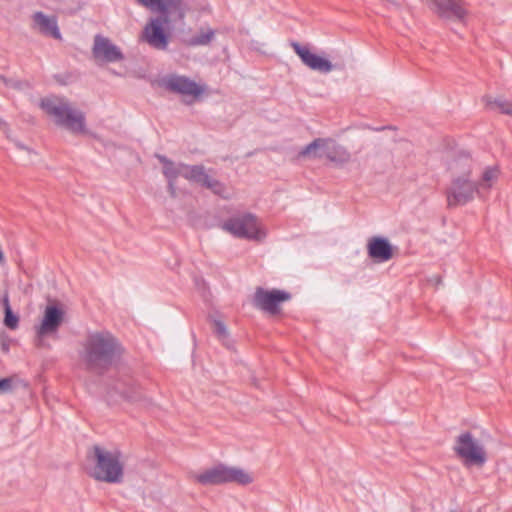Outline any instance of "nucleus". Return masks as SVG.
I'll return each instance as SVG.
<instances>
[{
	"label": "nucleus",
	"instance_id": "f257e3e1",
	"mask_svg": "<svg viewBox=\"0 0 512 512\" xmlns=\"http://www.w3.org/2000/svg\"><path fill=\"white\" fill-rule=\"evenodd\" d=\"M478 168V162L468 151L459 150L454 154L448 164L451 173V181L445 192L448 207L464 206L476 196L482 198L475 182V171Z\"/></svg>",
	"mask_w": 512,
	"mask_h": 512
},
{
	"label": "nucleus",
	"instance_id": "f03ea898",
	"mask_svg": "<svg viewBox=\"0 0 512 512\" xmlns=\"http://www.w3.org/2000/svg\"><path fill=\"white\" fill-rule=\"evenodd\" d=\"M137 4L145 7L159 16L150 19L143 30V39L153 48L165 50L168 46V36L163 25L184 19L189 11L186 0H135Z\"/></svg>",
	"mask_w": 512,
	"mask_h": 512
},
{
	"label": "nucleus",
	"instance_id": "7ed1b4c3",
	"mask_svg": "<svg viewBox=\"0 0 512 512\" xmlns=\"http://www.w3.org/2000/svg\"><path fill=\"white\" fill-rule=\"evenodd\" d=\"M40 106L57 126L64 128L74 135L88 133L85 113L66 98L57 96L47 97L42 99Z\"/></svg>",
	"mask_w": 512,
	"mask_h": 512
},
{
	"label": "nucleus",
	"instance_id": "20e7f679",
	"mask_svg": "<svg viewBox=\"0 0 512 512\" xmlns=\"http://www.w3.org/2000/svg\"><path fill=\"white\" fill-rule=\"evenodd\" d=\"M117 350V342L110 333L96 332L88 335L82 358L87 369L101 372L112 364Z\"/></svg>",
	"mask_w": 512,
	"mask_h": 512
},
{
	"label": "nucleus",
	"instance_id": "39448f33",
	"mask_svg": "<svg viewBox=\"0 0 512 512\" xmlns=\"http://www.w3.org/2000/svg\"><path fill=\"white\" fill-rule=\"evenodd\" d=\"M95 467L93 477L107 483H121L123 480V456L117 449L93 447Z\"/></svg>",
	"mask_w": 512,
	"mask_h": 512
},
{
	"label": "nucleus",
	"instance_id": "423d86ee",
	"mask_svg": "<svg viewBox=\"0 0 512 512\" xmlns=\"http://www.w3.org/2000/svg\"><path fill=\"white\" fill-rule=\"evenodd\" d=\"M222 229L234 237L262 241L267 233L261 221L251 213H244L225 220Z\"/></svg>",
	"mask_w": 512,
	"mask_h": 512
},
{
	"label": "nucleus",
	"instance_id": "0eeeda50",
	"mask_svg": "<svg viewBox=\"0 0 512 512\" xmlns=\"http://www.w3.org/2000/svg\"><path fill=\"white\" fill-rule=\"evenodd\" d=\"M301 158L325 157L331 162L345 164L350 160V153L330 138H317L305 146L298 154Z\"/></svg>",
	"mask_w": 512,
	"mask_h": 512
},
{
	"label": "nucleus",
	"instance_id": "6e6552de",
	"mask_svg": "<svg viewBox=\"0 0 512 512\" xmlns=\"http://www.w3.org/2000/svg\"><path fill=\"white\" fill-rule=\"evenodd\" d=\"M454 451L466 466H482L487 459L483 445L469 432L457 437Z\"/></svg>",
	"mask_w": 512,
	"mask_h": 512
},
{
	"label": "nucleus",
	"instance_id": "1a4fd4ad",
	"mask_svg": "<svg viewBox=\"0 0 512 512\" xmlns=\"http://www.w3.org/2000/svg\"><path fill=\"white\" fill-rule=\"evenodd\" d=\"M118 398L141 407H148L152 404V400L144 389L133 380L119 381L108 391L107 399L110 403H117Z\"/></svg>",
	"mask_w": 512,
	"mask_h": 512
},
{
	"label": "nucleus",
	"instance_id": "9d476101",
	"mask_svg": "<svg viewBox=\"0 0 512 512\" xmlns=\"http://www.w3.org/2000/svg\"><path fill=\"white\" fill-rule=\"evenodd\" d=\"M155 157L163 165L162 171L168 180V191L173 197L176 196L175 181L179 176L193 182L200 175V165L189 166L183 163H174L160 154H156Z\"/></svg>",
	"mask_w": 512,
	"mask_h": 512
},
{
	"label": "nucleus",
	"instance_id": "9b49d317",
	"mask_svg": "<svg viewBox=\"0 0 512 512\" xmlns=\"http://www.w3.org/2000/svg\"><path fill=\"white\" fill-rule=\"evenodd\" d=\"M290 298V294L286 291L277 289L266 290L258 287L254 293L253 304L255 307L275 315L280 310V304L288 301Z\"/></svg>",
	"mask_w": 512,
	"mask_h": 512
},
{
	"label": "nucleus",
	"instance_id": "f8f14e48",
	"mask_svg": "<svg viewBox=\"0 0 512 512\" xmlns=\"http://www.w3.org/2000/svg\"><path fill=\"white\" fill-rule=\"evenodd\" d=\"M92 56L98 64L115 63L124 59L121 49L109 38L102 35L94 37Z\"/></svg>",
	"mask_w": 512,
	"mask_h": 512
},
{
	"label": "nucleus",
	"instance_id": "ddd939ff",
	"mask_svg": "<svg viewBox=\"0 0 512 512\" xmlns=\"http://www.w3.org/2000/svg\"><path fill=\"white\" fill-rule=\"evenodd\" d=\"M63 311L56 306L49 305L44 311L43 319L40 325L36 328V345L41 347L44 345L43 338L45 336L57 332L63 321Z\"/></svg>",
	"mask_w": 512,
	"mask_h": 512
},
{
	"label": "nucleus",
	"instance_id": "4468645a",
	"mask_svg": "<svg viewBox=\"0 0 512 512\" xmlns=\"http://www.w3.org/2000/svg\"><path fill=\"white\" fill-rule=\"evenodd\" d=\"M291 47L309 69L324 74L334 70L335 66L328 59L313 53L308 46L292 42Z\"/></svg>",
	"mask_w": 512,
	"mask_h": 512
},
{
	"label": "nucleus",
	"instance_id": "2eb2a0df",
	"mask_svg": "<svg viewBox=\"0 0 512 512\" xmlns=\"http://www.w3.org/2000/svg\"><path fill=\"white\" fill-rule=\"evenodd\" d=\"M431 9L441 18L464 22L468 11L462 0H430Z\"/></svg>",
	"mask_w": 512,
	"mask_h": 512
},
{
	"label": "nucleus",
	"instance_id": "dca6fc26",
	"mask_svg": "<svg viewBox=\"0 0 512 512\" xmlns=\"http://www.w3.org/2000/svg\"><path fill=\"white\" fill-rule=\"evenodd\" d=\"M165 87L175 93L198 97L204 92V88L186 76L170 75L164 79Z\"/></svg>",
	"mask_w": 512,
	"mask_h": 512
},
{
	"label": "nucleus",
	"instance_id": "f3484780",
	"mask_svg": "<svg viewBox=\"0 0 512 512\" xmlns=\"http://www.w3.org/2000/svg\"><path fill=\"white\" fill-rule=\"evenodd\" d=\"M194 481L204 486L227 484V465L218 464L193 476Z\"/></svg>",
	"mask_w": 512,
	"mask_h": 512
},
{
	"label": "nucleus",
	"instance_id": "a211bd4d",
	"mask_svg": "<svg viewBox=\"0 0 512 512\" xmlns=\"http://www.w3.org/2000/svg\"><path fill=\"white\" fill-rule=\"evenodd\" d=\"M477 172V170L475 171ZM501 171L498 165L486 166L479 173H475V182L482 198L493 188L499 180Z\"/></svg>",
	"mask_w": 512,
	"mask_h": 512
},
{
	"label": "nucleus",
	"instance_id": "6ab92c4d",
	"mask_svg": "<svg viewBox=\"0 0 512 512\" xmlns=\"http://www.w3.org/2000/svg\"><path fill=\"white\" fill-rule=\"evenodd\" d=\"M32 27L40 33L60 39L61 34L57 25V19L54 16H48L43 12H35L32 15Z\"/></svg>",
	"mask_w": 512,
	"mask_h": 512
},
{
	"label": "nucleus",
	"instance_id": "aec40b11",
	"mask_svg": "<svg viewBox=\"0 0 512 512\" xmlns=\"http://www.w3.org/2000/svg\"><path fill=\"white\" fill-rule=\"evenodd\" d=\"M368 255L378 261L386 262L393 257L392 246L382 237H372L367 244Z\"/></svg>",
	"mask_w": 512,
	"mask_h": 512
},
{
	"label": "nucleus",
	"instance_id": "412c9836",
	"mask_svg": "<svg viewBox=\"0 0 512 512\" xmlns=\"http://www.w3.org/2000/svg\"><path fill=\"white\" fill-rule=\"evenodd\" d=\"M200 175L197 176L193 182L199 183L202 186L210 189L213 193L223 197L228 198L229 192L226 187L220 183L218 180L210 177L206 172L203 166L200 165Z\"/></svg>",
	"mask_w": 512,
	"mask_h": 512
},
{
	"label": "nucleus",
	"instance_id": "4be33fe9",
	"mask_svg": "<svg viewBox=\"0 0 512 512\" xmlns=\"http://www.w3.org/2000/svg\"><path fill=\"white\" fill-rule=\"evenodd\" d=\"M255 476L243 468L227 465V484L234 483L241 486H246L253 483Z\"/></svg>",
	"mask_w": 512,
	"mask_h": 512
},
{
	"label": "nucleus",
	"instance_id": "5701e85b",
	"mask_svg": "<svg viewBox=\"0 0 512 512\" xmlns=\"http://www.w3.org/2000/svg\"><path fill=\"white\" fill-rule=\"evenodd\" d=\"M486 106L490 110H498L499 112L512 116V102L504 98L493 99L490 96L483 98Z\"/></svg>",
	"mask_w": 512,
	"mask_h": 512
},
{
	"label": "nucleus",
	"instance_id": "b1692460",
	"mask_svg": "<svg viewBox=\"0 0 512 512\" xmlns=\"http://www.w3.org/2000/svg\"><path fill=\"white\" fill-rule=\"evenodd\" d=\"M214 36V30L210 28L201 29L189 40L188 44L190 46H206L214 39Z\"/></svg>",
	"mask_w": 512,
	"mask_h": 512
},
{
	"label": "nucleus",
	"instance_id": "393cba45",
	"mask_svg": "<svg viewBox=\"0 0 512 512\" xmlns=\"http://www.w3.org/2000/svg\"><path fill=\"white\" fill-rule=\"evenodd\" d=\"M3 305H4V312H5L4 324L9 329L14 330L18 327L19 317L13 313V311L10 307L9 299H8L7 295H5L3 298Z\"/></svg>",
	"mask_w": 512,
	"mask_h": 512
},
{
	"label": "nucleus",
	"instance_id": "a878e982",
	"mask_svg": "<svg viewBox=\"0 0 512 512\" xmlns=\"http://www.w3.org/2000/svg\"><path fill=\"white\" fill-rule=\"evenodd\" d=\"M213 331L224 345L229 346V332L221 320H213Z\"/></svg>",
	"mask_w": 512,
	"mask_h": 512
},
{
	"label": "nucleus",
	"instance_id": "bb28decb",
	"mask_svg": "<svg viewBox=\"0 0 512 512\" xmlns=\"http://www.w3.org/2000/svg\"><path fill=\"white\" fill-rule=\"evenodd\" d=\"M13 388L12 378H3L0 380V394L10 392Z\"/></svg>",
	"mask_w": 512,
	"mask_h": 512
},
{
	"label": "nucleus",
	"instance_id": "cd10ccee",
	"mask_svg": "<svg viewBox=\"0 0 512 512\" xmlns=\"http://www.w3.org/2000/svg\"><path fill=\"white\" fill-rule=\"evenodd\" d=\"M3 124V121L0 119V126Z\"/></svg>",
	"mask_w": 512,
	"mask_h": 512
}]
</instances>
